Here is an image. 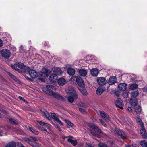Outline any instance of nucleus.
Returning a JSON list of instances; mask_svg holds the SVG:
<instances>
[{"instance_id": "a18cd8bd", "label": "nucleus", "mask_w": 147, "mask_h": 147, "mask_svg": "<svg viewBox=\"0 0 147 147\" xmlns=\"http://www.w3.org/2000/svg\"><path fill=\"white\" fill-rule=\"evenodd\" d=\"M143 138L144 139H147V134L146 133L141 134Z\"/></svg>"}, {"instance_id": "1a4fd4ad", "label": "nucleus", "mask_w": 147, "mask_h": 147, "mask_svg": "<svg viewBox=\"0 0 147 147\" xmlns=\"http://www.w3.org/2000/svg\"><path fill=\"white\" fill-rule=\"evenodd\" d=\"M100 114L102 117L106 121H110L111 119L110 117L108 115L103 111H100Z\"/></svg>"}, {"instance_id": "de8ad7c7", "label": "nucleus", "mask_w": 147, "mask_h": 147, "mask_svg": "<svg viewBox=\"0 0 147 147\" xmlns=\"http://www.w3.org/2000/svg\"><path fill=\"white\" fill-rule=\"evenodd\" d=\"M100 122H101L102 124L105 127H106L107 126L106 124L101 119H100Z\"/></svg>"}, {"instance_id": "ddd939ff", "label": "nucleus", "mask_w": 147, "mask_h": 147, "mask_svg": "<svg viewBox=\"0 0 147 147\" xmlns=\"http://www.w3.org/2000/svg\"><path fill=\"white\" fill-rule=\"evenodd\" d=\"M57 78V76L55 74H52L49 77V80L52 82H55Z\"/></svg>"}, {"instance_id": "c03bdc74", "label": "nucleus", "mask_w": 147, "mask_h": 147, "mask_svg": "<svg viewBox=\"0 0 147 147\" xmlns=\"http://www.w3.org/2000/svg\"><path fill=\"white\" fill-rule=\"evenodd\" d=\"M66 122L69 126H74V124L69 121L68 120H66Z\"/></svg>"}, {"instance_id": "72a5a7b5", "label": "nucleus", "mask_w": 147, "mask_h": 147, "mask_svg": "<svg viewBox=\"0 0 147 147\" xmlns=\"http://www.w3.org/2000/svg\"><path fill=\"white\" fill-rule=\"evenodd\" d=\"M138 87V85L137 84H132L130 86L129 88L131 90H133L137 88Z\"/></svg>"}, {"instance_id": "9b49d317", "label": "nucleus", "mask_w": 147, "mask_h": 147, "mask_svg": "<svg viewBox=\"0 0 147 147\" xmlns=\"http://www.w3.org/2000/svg\"><path fill=\"white\" fill-rule=\"evenodd\" d=\"M30 76L33 78H35L38 76V74L37 72L34 70H31L29 71Z\"/></svg>"}, {"instance_id": "b1692460", "label": "nucleus", "mask_w": 147, "mask_h": 147, "mask_svg": "<svg viewBox=\"0 0 147 147\" xmlns=\"http://www.w3.org/2000/svg\"><path fill=\"white\" fill-rule=\"evenodd\" d=\"M75 71L72 68H69L67 69V73L70 76H73L75 74Z\"/></svg>"}, {"instance_id": "ea45409f", "label": "nucleus", "mask_w": 147, "mask_h": 147, "mask_svg": "<svg viewBox=\"0 0 147 147\" xmlns=\"http://www.w3.org/2000/svg\"><path fill=\"white\" fill-rule=\"evenodd\" d=\"M25 141L28 143L30 145H31L32 146L34 147V145L33 144V142L32 141L29 139H26L25 140Z\"/></svg>"}, {"instance_id": "f03ea898", "label": "nucleus", "mask_w": 147, "mask_h": 147, "mask_svg": "<svg viewBox=\"0 0 147 147\" xmlns=\"http://www.w3.org/2000/svg\"><path fill=\"white\" fill-rule=\"evenodd\" d=\"M51 72L50 71L44 68L42 69L40 76H39V78L42 82H45V79L48 77L49 74H50Z\"/></svg>"}, {"instance_id": "774afa93", "label": "nucleus", "mask_w": 147, "mask_h": 147, "mask_svg": "<svg viewBox=\"0 0 147 147\" xmlns=\"http://www.w3.org/2000/svg\"><path fill=\"white\" fill-rule=\"evenodd\" d=\"M132 146H133V147H138L135 146H134L133 145H132Z\"/></svg>"}, {"instance_id": "8fccbe9b", "label": "nucleus", "mask_w": 147, "mask_h": 147, "mask_svg": "<svg viewBox=\"0 0 147 147\" xmlns=\"http://www.w3.org/2000/svg\"><path fill=\"white\" fill-rule=\"evenodd\" d=\"M30 138H31L35 141L36 142L38 141L37 139L35 137L33 136H31Z\"/></svg>"}, {"instance_id": "c9c22d12", "label": "nucleus", "mask_w": 147, "mask_h": 147, "mask_svg": "<svg viewBox=\"0 0 147 147\" xmlns=\"http://www.w3.org/2000/svg\"><path fill=\"white\" fill-rule=\"evenodd\" d=\"M10 122L13 124L16 125L18 124V122L16 120L12 119H9Z\"/></svg>"}, {"instance_id": "a19ab883", "label": "nucleus", "mask_w": 147, "mask_h": 147, "mask_svg": "<svg viewBox=\"0 0 147 147\" xmlns=\"http://www.w3.org/2000/svg\"><path fill=\"white\" fill-rule=\"evenodd\" d=\"M142 127L140 130V133L141 134L146 133L145 129L144 127V126H141Z\"/></svg>"}, {"instance_id": "a211bd4d", "label": "nucleus", "mask_w": 147, "mask_h": 147, "mask_svg": "<svg viewBox=\"0 0 147 147\" xmlns=\"http://www.w3.org/2000/svg\"><path fill=\"white\" fill-rule=\"evenodd\" d=\"M116 133L123 139L127 138V136L125 135L124 133H122L119 129H116L115 130Z\"/></svg>"}, {"instance_id": "58836bf2", "label": "nucleus", "mask_w": 147, "mask_h": 147, "mask_svg": "<svg viewBox=\"0 0 147 147\" xmlns=\"http://www.w3.org/2000/svg\"><path fill=\"white\" fill-rule=\"evenodd\" d=\"M17 66L16 65V63L15 65H11V67L15 70L18 71V72H20V70L17 68Z\"/></svg>"}, {"instance_id": "7ed1b4c3", "label": "nucleus", "mask_w": 147, "mask_h": 147, "mask_svg": "<svg viewBox=\"0 0 147 147\" xmlns=\"http://www.w3.org/2000/svg\"><path fill=\"white\" fill-rule=\"evenodd\" d=\"M1 53L2 56L5 59L8 58L10 56L11 53L7 49H3L1 52Z\"/></svg>"}, {"instance_id": "0eeeda50", "label": "nucleus", "mask_w": 147, "mask_h": 147, "mask_svg": "<svg viewBox=\"0 0 147 147\" xmlns=\"http://www.w3.org/2000/svg\"><path fill=\"white\" fill-rule=\"evenodd\" d=\"M76 82L79 86L78 88L84 87V82L81 77L78 76Z\"/></svg>"}, {"instance_id": "e433bc0d", "label": "nucleus", "mask_w": 147, "mask_h": 147, "mask_svg": "<svg viewBox=\"0 0 147 147\" xmlns=\"http://www.w3.org/2000/svg\"><path fill=\"white\" fill-rule=\"evenodd\" d=\"M129 93V92L128 90H126L123 93V95L125 98H127L128 97Z\"/></svg>"}, {"instance_id": "473e14b6", "label": "nucleus", "mask_w": 147, "mask_h": 147, "mask_svg": "<svg viewBox=\"0 0 147 147\" xmlns=\"http://www.w3.org/2000/svg\"><path fill=\"white\" fill-rule=\"evenodd\" d=\"M78 77V76L72 77L70 79V81L71 82V83L73 84H74V83L75 82H76Z\"/></svg>"}, {"instance_id": "9d476101", "label": "nucleus", "mask_w": 147, "mask_h": 147, "mask_svg": "<svg viewBox=\"0 0 147 147\" xmlns=\"http://www.w3.org/2000/svg\"><path fill=\"white\" fill-rule=\"evenodd\" d=\"M97 82L99 84L103 85L107 82L106 79L104 77H99L97 78Z\"/></svg>"}, {"instance_id": "5fc2aeb1", "label": "nucleus", "mask_w": 147, "mask_h": 147, "mask_svg": "<svg viewBox=\"0 0 147 147\" xmlns=\"http://www.w3.org/2000/svg\"><path fill=\"white\" fill-rule=\"evenodd\" d=\"M135 119L136 121L137 122V123L139 122V121H140V120H141L140 118L138 117H136Z\"/></svg>"}, {"instance_id": "7c9ffc66", "label": "nucleus", "mask_w": 147, "mask_h": 147, "mask_svg": "<svg viewBox=\"0 0 147 147\" xmlns=\"http://www.w3.org/2000/svg\"><path fill=\"white\" fill-rule=\"evenodd\" d=\"M130 103L131 105L134 106V107L137 106V100L136 99L134 100L131 99L130 101Z\"/></svg>"}, {"instance_id": "4468645a", "label": "nucleus", "mask_w": 147, "mask_h": 147, "mask_svg": "<svg viewBox=\"0 0 147 147\" xmlns=\"http://www.w3.org/2000/svg\"><path fill=\"white\" fill-rule=\"evenodd\" d=\"M51 117L53 119L55 120V121L58 122L60 124L62 125H63V123L59 119L58 117L55 113H52L51 114Z\"/></svg>"}, {"instance_id": "052dcab7", "label": "nucleus", "mask_w": 147, "mask_h": 147, "mask_svg": "<svg viewBox=\"0 0 147 147\" xmlns=\"http://www.w3.org/2000/svg\"><path fill=\"white\" fill-rule=\"evenodd\" d=\"M143 90L145 92H147V87L144 88Z\"/></svg>"}, {"instance_id": "603ef678", "label": "nucleus", "mask_w": 147, "mask_h": 147, "mask_svg": "<svg viewBox=\"0 0 147 147\" xmlns=\"http://www.w3.org/2000/svg\"><path fill=\"white\" fill-rule=\"evenodd\" d=\"M19 98L20 99L23 101H24V102H25L26 101V100L25 99H24L21 96H19Z\"/></svg>"}, {"instance_id": "6e6d98bb", "label": "nucleus", "mask_w": 147, "mask_h": 147, "mask_svg": "<svg viewBox=\"0 0 147 147\" xmlns=\"http://www.w3.org/2000/svg\"><path fill=\"white\" fill-rule=\"evenodd\" d=\"M18 145L19 147H24V146L20 143H18Z\"/></svg>"}, {"instance_id": "dca6fc26", "label": "nucleus", "mask_w": 147, "mask_h": 147, "mask_svg": "<svg viewBox=\"0 0 147 147\" xmlns=\"http://www.w3.org/2000/svg\"><path fill=\"white\" fill-rule=\"evenodd\" d=\"M117 82L116 78L115 76H113L111 77L107 81L108 84L110 85H112Z\"/></svg>"}, {"instance_id": "393cba45", "label": "nucleus", "mask_w": 147, "mask_h": 147, "mask_svg": "<svg viewBox=\"0 0 147 147\" xmlns=\"http://www.w3.org/2000/svg\"><path fill=\"white\" fill-rule=\"evenodd\" d=\"M135 111L137 114H140L142 110L141 107L139 105H137L134 108Z\"/></svg>"}, {"instance_id": "c85d7f7f", "label": "nucleus", "mask_w": 147, "mask_h": 147, "mask_svg": "<svg viewBox=\"0 0 147 147\" xmlns=\"http://www.w3.org/2000/svg\"><path fill=\"white\" fill-rule=\"evenodd\" d=\"M16 144L14 142H11L8 143L5 147H16Z\"/></svg>"}, {"instance_id": "39448f33", "label": "nucleus", "mask_w": 147, "mask_h": 147, "mask_svg": "<svg viewBox=\"0 0 147 147\" xmlns=\"http://www.w3.org/2000/svg\"><path fill=\"white\" fill-rule=\"evenodd\" d=\"M89 126L91 128L97 133H100L102 135L104 134V133L102 132L101 129L95 125L93 124H89Z\"/></svg>"}, {"instance_id": "13d9d810", "label": "nucleus", "mask_w": 147, "mask_h": 147, "mask_svg": "<svg viewBox=\"0 0 147 147\" xmlns=\"http://www.w3.org/2000/svg\"><path fill=\"white\" fill-rule=\"evenodd\" d=\"M3 45V42L2 40L0 39V47H1Z\"/></svg>"}, {"instance_id": "338daca9", "label": "nucleus", "mask_w": 147, "mask_h": 147, "mask_svg": "<svg viewBox=\"0 0 147 147\" xmlns=\"http://www.w3.org/2000/svg\"><path fill=\"white\" fill-rule=\"evenodd\" d=\"M126 147H131V146L129 145H126Z\"/></svg>"}, {"instance_id": "2eb2a0df", "label": "nucleus", "mask_w": 147, "mask_h": 147, "mask_svg": "<svg viewBox=\"0 0 147 147\" xmlns=\"http://www.w3.org/2000/svg\"><path fill=\"white\" fill-rule=\"evenodd\" d=\"M118 87L119 89L121 91H124L127 89V85L125 83H121L119 84Z\"/></svg>"}, {"instance_id": "423d86ee", "label": "nucleus", "mask_w": 147, "mask_h": 147, "mask_svg": "<svg viewBox=\"0 0 147 147\" xmlns=\"http://www.w3.org/2000/svg\"><path fill=\"white\" fill-rule=\"evenodd\" d=\"M115 104L117 107H119L121 109H123V104L122 100L120 98H117L115 102Z\"/></svg>"}, {"instance_id": "4be33fe9", "label": "nucleus", "mask_w": 147, "mask_h": 147, "mask_svg": "<svg viewBox=\"0 0 147 147\" xmlns=\"http://www.w3.org/2000/svg\"><path fill=\"white\" fill-rule=\"evenodd\" d=\"M73 137L70 136L69 138H68L67 141L68 142L70 143L73 146H76L77 144V142L76 140H73L72 138Z\"/></svg>"}, {"instance_id": "412c9836", "label": "nucleus", "mask_w": 147, "mask_h": 147, "mask_svg": "<svg viewBox=\"0 0 147 147\" xmlns=\"http://www.w3.org/2000/svg\"><path fill=\"white\" fill-rule=\"evenodd\" d=\"M53 72L57 76L61 75L62 74V71L60 68L56 67L54 68Z\"/></svg>"}, {"instance_id": "0e129e2a", "label": "nucleus", "mask_w": 147, "mask_h": 147, "mask_svg": "<svg viewBox=\"0 0 147 147\" xmlns=\"http://www.w3.org/2000/svg\"><path fill=\"white\" fill-rule=\"evenodd\" d=\"M3 117V115L0 113V118H2Z\"/></svg>"}, {"instance_id": "4d7b16f0", "label": "nucleus", "mask_w": 147, "mask_h": 147, "mask_svg": "<svg viewBox=\"0 0 147 147\" xmlns=\"http://www.w3.org/2000/svg\"><path fill=\"white\" fill-rule=\"evenodd\" d=\"M86 147H92V145L90 144H87L86 145Z\"/></svg>"}, {"instance_id": "4c0bfd02", "label": "nucleus", "mask_w": 147, "mask_h": 147, "mask_svg": "<svg viewBox=\"0 0 147 147\" xmlns=\"http://www.w3.org/2000/svg\"><path fill=\"white\" fill-rule=\"evenodd\" d=\"M131 95L133 97H136L138 95V92L137 91L133 92L131 93Z\"/></svg>"}, {"instance_id": "2f4dec72", "label": "nucleus", "mask_w": 147, "mask_h": 147, "mask_svg": "<svg viewBox=\"0 0 147 147\" xmlns=\"http://www.w3.org/2000/svg\"><path fill=\"white\" fill-rule=\"evenodd\" d=\"M38 122L39 124H40L41 125H42V126L44 125L46 126L48 128H50V125L48 123H45L44 122L40 121H38Z\"/></svg>"}, {"instance_id": "37998d69", "label": "nucleus", "mask_w": 147, "mask_h": 147, "mask_svg": "<svg viewBox=\"0 0 147 147\" xmlns=\"http://www.w3.org/2000/svg\"><path fill=\"white\" fill-rule=\"evenodd\" d=\"M98 146L99 147H107V145L103 143H100Z\"/></svg>"}, {"instance_id": "aec40b11", "label": "nucleus", "mask_w": 147, "mask_h": 147, "mask_svg": "<svg viewBox=\"0 0 147 147\" xmlns=\"http://www.w3.org/2000/svg\"><path fill=\"white\" fill-rule=\"evenodd\" d=\"M58 83L60 86L65 85L66 83V81L65 79L63 78H61L59 79Z\"/></svg>"}, {"instance_id": "680f3d73", "label": "nucleus", "mask_w": 147, "mask_h": 147, "mask_svg": "<svg viewBox=\"0 0 147 147\" xmlns=\"http://www.w3.org/2000/svg\"><path fill=\"white\" fill-rule=\"evenodd\" d=\"M42 130H43L44 131H47V129L45 128H44L43 126L42 127V128L41 129Z\"/></svg>"}, {"instance_id": "79ce46f5", "label": "nucleus", "mask_w": 147, "mask_h": 147, "mask_svg": "<svg viewBox=\"0 0 147 147\" xmlns=\"http://www.w3.org/2000/svg\"><path fill=\"white\" fill-rule=\"evenodd\" d=\"M79 110L80 112L82 113L85 114L86 113V111L82 108H79Z\"/></svg>"}, {"instance_id": "a878e982", "label": "nucleus", "mask_w": 147, "mask_h": 147, "mask_svg": "<svg viewBox=\"0 0 147 147\" xmlns=\"http://www.w3.org/2000/svg\"><path fill=\"white\" fill-rule=\"evenodd\" d=\"M7 73L8 75L10 76V77L14 80H15L18 83L20 84V81L14 75L12 74L11 73L9 72H8Z\"/></svg>"}, {"instance_id": "bb28decb", "label": "nucleus", "mask_w": 147, "mask_h": 147, "mask_svg": "<svg viewBox=\"0 0 147 147\" xmlns=\"http://www.w3.org/2000/svg\"><path fill=\"white\" fill-rule=\"evenodd\" d=\"M104 89L102 88L99 87L98 88L96 91V93L98 95H101L104 92Z\"/></svg>"}, {"instance_id": "5701e85b", "label": "nucleus", "mask_w": 147, "mask_h": 147, "mask_svg": "<svg viewBox=\"0 0 147 147\" xmlns=\"http://www.w3.org/2000/svg\"><path fill=\"white\" fill-rule=\"evenodd\" d=\"M91 74L93 76H96L99 73L98 70L96 68H94L91 70Z\"/></svg>"}, {"instance_id": "f257e3e1", "label": "nucleus", "mask_w": 147, "mask_h": 147, "mask_svg": "<svg viewBox=\"0 0 147 147\" xmlns=\"http://www.w3.org/2000/svg\"><path fill=\"white\" fill-rule=\"evenodd\" d=\"M46 88L47 89L44 91L46 94L52 96L56 99L62 100L63 98L59 94L51 90H55L56 88L55 87L51 85H47L46 86Z\"/></svg>"}, {"instance_id": "20e7f679", "label": "nucleus", "mask_w": 147, "mask_h": 147, "mask_svg": "<svg viewBox=\"0 0 147 147\" xmlns=\"http://www.w3.org/2000/svg\"><path fill=\"white\" fill-rule=\"evenodd\" d=\"M78 95L77 94H74L71 95L67 98V100L70 103H73L74 101L78 98Z\"/></svg>"}, {"instance_id": "3c124183", "label": "nucleus", "mask_w": 147, "mask_h": 147, "mask_svg": "<svg viewBox=\"0 0 147 147\" xmlns=\"http://www.w3.org/2000/svg\"><path fill=\"white\" fill-rule=\"evenodd\" d=\"M70 136H61V138L63 139H65V138H69V137Z\"/></svg>"}, {"instance_id": "f8f14e48", "label": "nucleus", "mask_w": 147, "mask_h": 147, "mask_svg": "<svg viewBox=\"0 0 147 147\" xmlns=\"http://www.w3.org/2000/svg\"><path fill=\"white\" fill-rule=\"evenodd\" d=\"M88 71L87 70L81 69L78 70V73L79 74L82 76H85L88 73Z\"/></svg>"}, {"instance_id": "f3484780", "label": "nucleus", "mask_w": 147, "mask_h": 147, "mask_svg": "<svg viewBox=\"0 0 147 147\" xmlns=\"http://www.w3.org/2000/svg\"><path fill=\"white\" fill-rule=\"evenodd\" d=\"M16 65L21 69H26L28 70H29V68L27 66H25L23 63L20 62L16 63Z\"/></svg>"}, {"instance_id": "bf43d9fd", "label": "nucleus", "mask_w": 147, "mask_h": 147, "mask_svg": "<svg viewBox=\"0 0 147 147\" xmlns=\"http://www.w3.org/2000/svg\"><path fill=\"white\" fill-rule=\"evenodd\" d=\"M128 110L130 112H132V109L131 107H129L127 108Z\"/></svg>"}, {"instance_id": "6ab92c4d", "label": "nucleus", "mask_w": 147, "mask_h": 147, "mask_svg": "<svg viewBox=\"0 0 147 147\" xmlns=\"http://www.w3.org/2000/svg\"><path fill=\"white\" fill-rule=\"evenodd\" d=\"M42 114L48 119L51 120V118L48 112L45 110H44L42 111Z\"/></svg>"}, {"instance_id": "49530a36", "label": "nucleus", "mask_w": 147, "mask_h": 147, "mask_svg": "<svg viewBox=\"0 0 147 147\" xmlns=\"http://www.w3.org/2000/svg\"><path fill=\"white\" fill-rule=\"evenodd\" d=\"M92 134L93 135L97 136V137L98 138H100L101 136V135L98 134L94 132H92Z\"/></svg>"}, {"instance_id": "f704fd0d", "label": "nucleus", "mask_w": 147, "mask_h": 147, "mask_svg": "<svg viewBox=\"0 0 147 147\" xmlns=\"http://www.w3.org/2000/svg\"><path fill=\"white\" fill-rule=\"evenodd\" d=\"M141 145L143 147H147V141H143L140 142Z\"/></svg>"}, {"instance_id": "6e6552de", "label": "nucleus", "mask_w": 147, "mask_h": 147, "mask_svg": "<svg viewBox=\"0 0 147 147\" xmlns=\"http://www.w3.org/2000/svg\"><path fill=\"white\" fill-rule=\"evenodd\" d=\"M65 91L67 93L69 94H74V93L75 94H77L76 91L75 90L74 88L72 87H67L66 88Z\"/></svg>"}, {"instance_id": "cd10ccee", "label": "nucleus", "mask_w": 147, "mask_h": 147, "mask_svg": "<svg viewBox=\"0 0 147 147\" xmlns=\"http://www.w3.org/2000/svg\"><path fill=\"white\" fill-rule=\"evenodd\" d=\"M84 87L79 88L78 89L80 92L84 96L87 94V92L86 90L84 89Z\"/></svg>"}, {"instance_id": "69168bd1", "label": "nucleus", "mask_w": 147, "mask_h": 147, "mask_svg": "<svg viewBox=\"0 0 147 147\" xmlns=\"http://www.w3.org/2000/svg\"><path fill=\"white\" fill-rule=\"evenodd\" d=\"M2 112L3 113H6L5 111L4 110H2Z\"/></svg>"}, {"instance_id": "864d4df0", "label": "nucleus", "mask_w": 147, "mask_h": 147, "mask_svg": "<svg viewBox=\"0 0 147 147\" xmlns=\"http://www.w3.org/2000/svg\"><path fill=\"white\" fill-rule=\"evenodd\" d=\"M55 127L56 128L58 129L59 131H62L61 127L57 125H56Z\"/></svg>"}, {"instance_id": "e2e57ef3", "label": "nucleus", "mask_w": 147, "mask_h": 147, "mask_svg": "<svg viewBox=\"0 0 147 147\" xmlns=\"http://www.w3.org/2000/svg\"><path fill=\"white\" fill-rule=\"evenodd\" d=\"M30 49L32 50H34L35 49L33 48V47H32L31 46L30 47Z\"/></svg>"}, {"instance_id": "09e8293b", "label": "nucleus", "mask_w": 147, "mask_h": 147, "mask_svg": "<svg viewBox=\"0 0 147 147\" xmlns=\"http://www.w3.org/2000/svg\"><path fill=\"white\" fill-rule=\"evenodd\" d=\"M138 123L141 126H144L143 123L142 121L141 120H140V121H139V122H138Z\"/></svg>"}, {"instance_id": "c756f323", "label": "nucleus", "mask_w": 147, "mask_h": 147, "mask_svg": "<svg viewBox=\"0 0 147 147\" xmlns=\"http://www.w3.org/2000/svg\"><path fill=\"white\" fill-rule=\"evenodd\" d=\"M27 129L29 131H31L34 134L38 135V132L37 131L35 130L32 127H27Z\"/></svg>"}]
</instances>
